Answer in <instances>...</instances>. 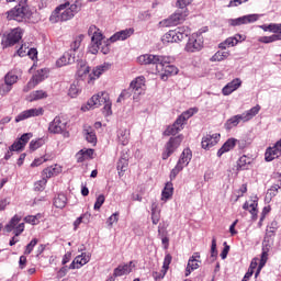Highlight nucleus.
Returning <instances> with one entry per match:
<instances>
[{"instance_id":"f257e3e1","label":"nucleus","mask_w":281,"mask_h":281,"mask_svg":"<svg viewBox=\"0 0 281 281\" xmlns=\"http://www.w3.org/2000/svg\"><path fill=\"white\" fill-rule=\"evenodd\" d=\"M139 65H155L156 71L161 74V80H168V76H177L179 74V68L175 65H170V57L161 55H140L137 58Z\"/></svg>"},{"instance_id":"f03ea898","label":"nucleus","mask_w":281,"mask_h":281,"mask_svg":"<svg viewBox=\"0 0 281 281\" xmlns=\"http://www.w3.org/2000/svg\"><path fill=\"white\" fill-rule=\"evenodd\" d=\"M110 67H111V65L104 64L101 66H97L91 71V68L89 67V65H87V63L80 61L78 64L77 76H78V78L83 80V82H87V85H93L95 82V80H98V78H100V75L103 71H108V69H110Z\"/></svg>"},{"instance_id":"7ed1b4c3","label":"nucleus","mask_w":281,"mask_h":281,"mask_svg":"<svg viewBox=\"0 0 281 281\" xmlns=\"http://www.w3.org/2000/svg\"><path fill=\"white\" fill-rule=\"evenodd\" d=\"M80 7L74 3L65 2L59 4L49 16L50 23H63L65 21H71L78 14Z\"/></svg>"},{"instance_id":"20e7f679","label":"nucleus","mask_w":281,"mask_h":281,"mask_svg":"<svg viewBox=\"0 0 281 281\" xmlns=\"http://www.w3.org/2000/svg\"><path fill=\"white\" fill-rule=\"evenodd\" d=\"M26 3L27 0H21L18 5L7 11V21H16L18 23L27 21L32 16V10Z\"/></svg>"},{"instance_id":"39448f33","label":"nucleus","mask_w":281,"mask_h":281,"mask_svg":"<svg viewBox=\"0 0 281 281\" xmlns=\"http://www.w3.org/2000/svg\"><path fill=\"white\" fill-rule=\"evenodd\" d=\"M190 161H192V150L190 148H186V149H183L182 154L180 155V158H179L177 165L170 172L171 181L177 179V175H179V172H181V170H183V168H186V166H188V164H190Z\"/></svg>"},{"instance_id":"423d86ee","label":"nucleus","mask_w":281,"mask_h":281,"mask_svg":"<svg viewBox=\"0 0 281 281\" xmlns=\"http://www.w3.org/2000/svg\"><path fill=\"white\" fill-rule=\"evenodd\" d=\"M188 16V11L186 9H178L173 14H171L168 19L160 21V25L162 27H175L183 23Z\"/></svg>"},{"instance_id":"0eeeda50","label":"nucleus","mask_w":281,"mask_h":281,"mask_svg":"<svg viewBox=\"0 0 281 281\" xmlns=\"http://www.w3.org/2000/svg\"><path fill=\"white\" fill-rule=\"evenodd\" d=\"M188 30L184 27L170 30L162 36V43H181L188 38Z\"/></svg>"},{"instance_id":"6e6552de","label":"nucleus","mask_w":281,"mask_h":281,"mask_svg":"<svg viewBox=\"0 0 281 281\" xmlns=\"http://www.w3.org/2000/svg\"><path fill=\"white\" fill-rule=\"evenodd\" d=\"M23 38V29L21 27H15L11 30L7 35H3L1 45L3 49L8 47H12L19 43Z\"/></svg>"},{"instance_id":"1a4fd4ad","label":"nucleus","mask_w":281,"mask_h":281,"mask_svg":"<svg viewBox=\"0 0 281 281\" xmlns=\"http://www.w3.org/2000/svg\"><path fill=\"white\" fill-rule=\"evenodd\" d=\"M21 221H23V216L15 214L4 226L5 232H8V234L13 232L14 236H21L22 233L25 232V223H21Z\"/></svg>"},{"instance_id":"9d476101","label":"nucleus","mask_w":281,"mask_h":281,"mask_svg":"<svg viewBox=\"0 0 281 281\" xmlns=\"http://www.w3.org/2000/svg\"><path fill=\"white\" fill-rule=\"evenodd\" d=\"M184 49L189 54H194V52H201L203 49V35L201 33L191 34Z\"/></svg>"},{"instance_id":"9b49d317","label":"nucleus","mask_w":281,"mask_h":281,"mask_svg":"<svg viewBox=\"0 0 281 281\" xmlns=\"http://www.w3.org/2000/svg\"><path fill=\"white\" fill-rule=\"evenodd\" d=\"M181 142H183L182 135L170 137L165 145V150L162 151L161 155L162 159H168L177 150V148L181 146Z\"/></svg>"},{"instance_id":"f8f14e48","label":"nucleus","mask_w":281,"mask_h":281,"mask_svg":"<svg viewBox=\"0 0 281 281\" xmlns=\"http://www.w3.org/2000/svg\"><path fill=\"white\" fill-rule=\"evenodd\" d=\"M45 115V109L43 106L32 108L29 110L22 111L18 116H15V122H23V120H30V117H41Z\"/></svg>"},{"instance_id":"ddd939ff","label":"nucleus","mask_w":281,"mask_h":281,"mask_svg":"<svg viewBox=\"0 0 281 281\" xmlns=\"http://www.w3.org/2000/svg\"><path fill=\"white\" fill-rule=\"evenodd\" d=\"M67 128V122L60 116H55V119L48 125V132L53 135H60L65 133Z\"/></svg>"},{"instance_id":"4468645a","label":"nucleus","mask_w":281,"mask_h":281,"mask_svg":"<svg viewBox=\"0 0 281 281\" xmlns=\"http://www.w3.org/2000/svg\"><path fill=\"white\" fill-rule=\"evenodd\" d=\"M108 102H111V98L109 97V93L101 92V93L94 94L88 101V106L90 109H98V106H102V104H106Z\"/></svg>"},{"instance_id":"2eb2a0df","label":"nucleus","mask_w":281,"mask_h":281,"mask_svg":"<svg viewBox=\"0 0 281 281\" xmlns=\"http://www.w3.org/2000/svg\"><path fill=\"white\" fill-rule=\"evenodd\" d=\"M47 74L46 69L37 70L31 80L27 82V85L23 88V91L27 93V91H32L36 85H40V82H43L45 80V75Z\"/></svg>"},{"instance_id":"dca6fc26","label":"nucleus","mask_w":281,"mask_h":281,"mask_svg":"<svg viewBox=\"0 0 281 281\" xmlns=\"http://www.w3.org/2000/svg\"><path fill=\"white\" fill-rule=\"evenodd\" d=\"M130 91H132L134 95H142V93L146 91V78L140 76L133 80L130 85Z\"/></svg>"},{"instance_id":"f3484780","label":"nucleus","mask_w":281,"mask_h":281,"mask_svg":"<svg viewBox=\"0 0 281 281\" xmlns=\"http://www.w3.org/2000/svg\"><path fill=\"white\" fill-rule=\"evenodd\" d=\"M258 19H260V15H258V14H248V15H244V16H240L237 19H231V20H228V23L233 27H236L238 25H247L248 23H256V21H258Z\"/></svg>"},{"instance_id":"a211bd4d","label":"nucleus","mask_w":281,"mask_h":281,"mask_svg":"<svg viewBox=\"0 0 281 281\" xmlns=\"http://www.w3.org/2000/svg\"><path fill=\"white\" fill-rule=\"evenodd\" d=\"M218 142H221V134H206L202 138L201 146L204 150H210V148H214Z\"/></svg>"},{"instance_id":"6ab92c4d","label":"nucleus","mask_w":281,"mask_h":281,"mask_svg":"<svg viewBox=\"0 0 281 281\" xmlns=\"http://www.w3.org/2000/svg\"><path fill=\"white\" fill-rule=\"evenodd\" d=\"M201 267V254L194 252L188 261L187 268H186V277L190 276L192 271H195V269H199Z\"/></svg>"},{"instance_id":"aec40b11","label":"nucleus","mask_w":281,"mask_h":281,"mask_svg":"<svg viewBox=\"0 0 281 281\" xmlns=\"http://www.w3.org/2000/svg\"><path fill=\"white\" fill-rule=\"evenodd\" d=\"M243 210H246L251 214L252 221L258 220V198H251L249 201H246L243 205Z\"/></svg>"},{"instance_id":"412c9836","label":"nucleus","mask_w":281,"mask_h":281,"mask_svg":"<svg viewBox=\"0 0 281 281\" xmlns=\"http://www.w3.org/2000/svg\"><path fill=\"white\" fill-rule=\"evenodd\" d=\"M240 87H243V80H240V78H235L222 89V93L223 95H232V93L238 91Z\"/></svg>"},{"instance_id":"4be33fe9","label":"nucleus","mask_w":281,"mask_h":281,"mask_svg":"<svg viewBox=\"0 0 281 281\" xmlns=\"http://www.w3.org/2000/svg\"><path fill=\"white\" fill-rule=\"evenodd\" d=\"M135 34V29L130 27L123 31L116 32L114 35L110 37L111 43H116V41H126V38H131Z\"/></svg>"},{"instance_id":"5701e85b","label":"nucleus","mask_w":281,"mask_h":281,"mask_svg":"<svg viewBox=\"0 0 281 281\" xmlns=\"http://www.w3.org/2000/svg\"><path fill=\"white\" fill-rule=\"evenodd\" d=\"M133 261H130L128 263L125 265H120L117 268L114 269L113 276L114 278H122V276H128L131 271H133Z\"/></svg>"},{"instance_id":"b1692460","label":"nucleus","mask_w":281,"mask_h":281,"mask_svg":"<svg viewBox=\"0 0 281 281\" xmlns=\"http://www.w3.org/2000/svg\"><path fill=\"white\" fill-rule=\"evenodd\" d=\"M83 135L88 144H92V146H95L98 144V136L95 135V131H93V127L85 125Z\"/></svg>"},{"instance_id":"393cba45","label":"nucleus","mask_w":281,"mask_h":281,"mask_svg":"<svg viewBox=\"0 0 281 281\" xmlns=\"http://www.w3.org/2000/svg\"><path fill=\"white\" fill-rule=\"evenodd\" d=\"M117 142L121 146H128V142H131V130L120 128L117 131Z\"/></svg>"},{"instance_id":"a878e982","label":"nucleus","mask_w":281,"mask_h":281,"mask_svg":"<svg viewBox=\"0 0 281 281\" xmlns=\"http://www.w3.org/2000/svg\"><path fill=\"white\" fill-rule=\"evenodd\" d=\"M236 139L235 138H228L223 146L217 151V157H223L225 153H229V150H234L236 147Z\"/></svg>"},{"instance_id":"bb28decb","label":"nucleus","mask_w":281,"mask_h":281,"mask_svg":"<svg viewBox=\"0 0 281 281\" xmlns=\"http://www.w3.org/2000/svg\"><path fill=\"white\" fill-rule=\"evenodd\" d=\"M57 175H60V167L58 165L46 167L42 171V177L47 181V179H52V177H56Z\"/></svg>"},{"instance_id":"cd10ccee","label":"nucleus","mask_w":281,"mask_h":281,"mask_svg":"<svg viewBox=\"0 0 281 281\" xmlns=\"http://www.w3.org/2000/svg\"><path fill=\"white\" fill-rule=\"evenodd\" d=\"M90 32H93V35L91 37L92 45H95V47H99L104 43V35L100 32V30H97L95 26L90 27Z\"/></svg>"},{"instance_id":"c85d7f7f","label":"nucleus","mask_w":281,"mask_h":281,"mask_svg":"<svg viewBox=\"0 0 281 281\" xmlns=\"http://www.w3.org/2000/svg\"><path fill=\"white\" fill-rule=\"evenodd\" d=\"M249 166H251V158H249V156H247V155H243L237 160L236 170H237V172H240L243 170H249Z\"/></svg>"},{"instance_id":"c756f323","label":"nucleus","mask_w":281,"mask_h":281,"mask_svg":"<svg viewBox=\"0 0 281 281\" xmlns=\"http://www.w3.org/2000/svg\"><path fill=\"white\" fill-rule=\"evenodd\" d=\"M180 131H183V125L178 120H176L172 125H169L165 130L164 135L166 137H170V135H177V133H179Z\"/></svg>"},{"instance_id":"7c9ffc66","label":"nucleus","mask_w":281,"mask_h":281,"mask_svg":"<svg viewBox=\"0 0 281 281\" xmlns=\"http://www.w3.org/2000/svg\"><path fill=\"white\" fill-rule=\"evenodd\" d=\"M238 38H243V35L236 34L234 37L226 38L218 45L220 49H227V47H236V45H238Z\"/></svg>"},{"instance_id":"2f4dec72","label":"nucleus","mask_w":281,"mask_h":281,"mask_svg":"<svg viewBox=\"0 0 281 281\" xmlns=\"http://www.w3.org/2000/svg\"><path fill=\"white\" fill-rule=\"evenodd\" d=\"M280 155L281 154L274 147H268L265 153V160L273 161V159H278Z\"/></svg>"},{"instance_id":"473e14b6","label":"nucleus","mask_w":281,"mask_h":281,"mask_svg":"<svg viewBox=\"0 0 281 281\" xmlns=\"http://www.w3.org/2000/svg\"><path fill=\"white\" fill-rule=\"evenodd\" d=\"M54 205L58 210H63V207L67 205V195H65L64 193L57 194L54 199Z\"/></svg>"},{"instance_id":"72a5a7b5","label":"nucleus","mask_w":281,"mask_h":281,"mask_svg":"<svg viewBox=\"0 0 281 281\" xmlns=\"http://www.w3.org/2000/svg\"><path fill=\"white\" fill-rule=\"evenodd\" d=\"M47 98V92L43 90H35L30 93L29 102H36V100H45Z\"/></svg>"},{"instance_id":"f704fd0d","label":"nucleus","mask_w":281,"mask_h":281,"mask_svg":"<svg viewBox=\"0 0 281 281\" xmlns=\"http://www.w3.org/2000/svg\"><path fill=\"white\" fill-rule=\"evenodd\" d=\"M263 32L281 33V23H270L260 25Z\"/></svg>"},{"instance_id":"c9c22d12","label":"nucleus","mask_w":281,"mask_h":281,"mask_svg":"<svg viewBox=\"0 0 281 281\" xmlns=\"http://www.w3.org/2000/svg\"><path fill=\"white\" fill-rule=\"evenodd\" d=\"M229 58V52L224 50V52H216L212 57H211V63H221L223 60H227Z\"/></svg>"},{"instance_id":"e433bc0d","label":"nucleus","mask_w":281,"mask_h":281,"mask_svg":"<svg viewBox=\"0 0 281 281\" xmlns=\"http://www.w3.org/2000/svg\"><path fill=\"white\" fill-rule=\"evenodd\" d=\"M72 60L74 58L71 57V54L64 53L60 59H57L56 65L57 67H65L67 65H71Z\"/></svg>"},{"instance_id":"4c0bfd02","label":"nucleus","mask_w":281,"mask_h":281,"mask_svg":"<svg viewBox=\"0 0 281 281\" xmlns=\"http://www.w3.org/2000/svg\"><path fill=\"white\" fill-rule=\"evenodd\" d=\"M276 41H281V33H273V35L270 36H261L258 38L259 43H276Z\"/></svg>"},{"instance_id":"58836bf2","label":"nucleus","mask_w":281,"mask_h":281,"mask_svg":"<svg viewBox=\"0 0 281 281\" xmlns=\"http://www.w3.org/2000/svg\"><path fill=\"white\" fill-rule=\"evenodd\" d=\"M173 192L175 188L172 187V182H167L161 193L162 201H168V199L172 196Z\"/></svg>"},{"instance_id":"ea45409f","label":"nucleus","mask_w":281,"mask_h":281,"mask_svg":"<svg viewBox=\"0 0 281 281\" xmlns=\"http://www.w3.org/2000/svg\"><path fill=\"white\" fill-rule=\"evenodd\" d=\"M117 171H119V177H123L124 172H126V170H128V160L126 158H121L117 161Z\"/></svg>"},{"instance_id":"a19ab883","label":"nucleus","mask_w":281,"mask_h":281,"mask_svg":"<svg viewBox=\"0 0 281 281\" xmlns=\"http://www.w3.org/2000/svg\"><path fill=\"white\" fill-rule=\"evenodd\" d=\"M158 236L161 239L164 249H168V247H170V238H168V233L166 231H161V226H158Z\"/></svg>"},{"instance_id":"79ce46f5","label":"nucleus","mask_w":281,"mask_h":281,"mask_svg":"<svg viewBox=\"0 0 281 281\" xmlns=\"http://www.w3.org/2000/svg\"><path fill=\"white\" fill-rule=\"evenodd\" d=\"M267 260H269V250L263 249L262 252H261V259H260L259 268L255 273V278H258V276L260 274V269H262V267L265 265H267Z\"/></svg>"},{"instance_id":"37998d69","label":"nucleus","mask_w":281,"mask_h":281,"mask_svg":"<svg viewBox=\"0 0 281 281\" xmlns=\"http://www.w3.org/2000/svg\"><path fill=\"white\" fill-rule=\"evenodd\" d=\"M89 262V259H87L86 257L82 256H77L75 258V260L70 263L69 269H79L80 267H82L83 265H87ZM76 265H80V267H76Z\"/></svg>"},{"instance_id":"c03bdc74","label":"nucleus","mask_w":281,"mask_h":281,"mask_svg":"<svg viewBox=\"0 0 281 281\" xmlns=\"http://www.w3.org/2000/svg\"><path fill=\"white\" fill-rule=\"evenodd\" d=\"M19 80V76H16L14 72L10 71L4 76V82L9 85V87H12V85H15V82Z\"/></svg>"},{"instance_id":"a18cd8bd","label":"nucleus","mask_w":281,"mask_h":281,"mask_svg":"<svg viewBox=\"0 0 281 281\" xmlns=\"http://www.w3.org/2000/svg\"><path fill=\"white\" fill-rule=\"evenodd\" d=\"M79 93H80V86L78 85V82H74L72 85H70V88L68 90V95L70 98H78Z\"/></svg>"},{"instance_id":"49530a36","label":"nucleus","mask_w":281,"mask_h":281,"mask_svg":"<svg viewBox=\"0 0 281 281\" xmlns=\"http://www.w3.org/2000/svg\"><path fill=\"white\" fill-rule=\"evenodd\" d=\"M172 263V255H170L169 252L166 254L165 258H164V262H162V271L164 273H168V269H170V265Z\"/></svg>"},{"instance_id":"de8ad7c7","label":"nucleus","mask_w":281,"mask_h":281,"mask_svg":"<svg viewBox=\"0 0 281 281\" xmlns=\"http://www.w3.org/2000/svg\"><path fill=\"white\" fill-rule=\"evenodd\" d=\"M41 146H45V138H37L35 140H31L30 150H38Z\"/></svg>"},{"instance_id":"09e8293b","label":"nucleus","mask_w":281,"mask_h":281,"mask_svg":"<svg viewBox=\"0 0 281 281\" xmlns=\"http://www.w3.org/2000/svg\"><path fill=\"white\" fill-rule=\"evenodd\" d=\"M260 109H262L260 106V104L255 105L254 108H251L250 110L246 111V115L248 116V120H254V117H256V115H258V113H260Z\"/></svg>"},{"instance_id":"8fccbe9b","label":"nucleus","mask_w":281,"mask_h":281,"mask_svg":"<svg viewBox=\"0 0 281 281\" xmlns=\"http://www.w3.org/2000/svg\"><path fill=\"white\" fill-rule=\"evenodd\" d=\"M119 221H120V212H115L106 220V225L108 227H113V225L117 224Z\"/></svg>"},{"instance_id":"3c124183","label":"nucleus","mask_w":281,"mask_h":281,"mask_svg":"<svg viewBox=\"0 0 281 281\" xmlns=\"http://www.w3.org/2000/svg\"><path fill=\"white\" fill-rule=\"evenodd\" d=\"M104 201H106V198L104 196V194L98 195V198L94 202L93 210H95V212H99V210L102 207V205H104Z\"/></svg>"},{"instance_id":"603ef678","label":"nucleus","mask_w":281,"mask_h":281,"mask_svg":"<svg viewBox=\"0 0 281 281\" xmlns=\"http://www.w3.org/2000/svg\"><path fill=\"white\" fill-rule=\"evenodd\" d=\"M36 245H38V239L33 238L30 241V244L25 247V250H24L25 256H30V254H32V251H34V247H36Z\"/></svg>"},{"instance_id":"864d4df0","label":"nucleus","mask_w":281,"mask_h":281,"mask_svg":"<svg viewBox=\"0 0 281 281\" xmlns=\"http://www.w3.org/2000/svg\"><path fill=\"white\" fill-rule=\"evenodd\" d=\"M41 218V214L37 215H29L24 217V223H29L30 225H38V220Z\"/></svg>"},{"instance_id":"5fc2aeb1","label":"nucleus","mask_w":281,"mask_h":281,"mask_svg":"<svg viewBox=\"0 0 281 281\" xmlns=\"http://www.w3.org/2000/svg\"><path fill=\"white\" fill-rule=\"evenodd\" d=\"M45 186H47V180L42 177V179L34 184L35 191L43 192V190H45Z\"/></svg>"},{"instance_id":"6e6d98bb","label":"nucleus","mask_w":281,"mask_h":281,"mask_svg":"<svg viewBox=\"0 0 281 281\" xmlns=\"http://www.w3.org/2000/svg\"><path fill=\"white\" fill-rule=\"evenodd\" d=\"M238 124H240V121L237 115L232 116L226 122L227 128H234V126H237Z\"/></svg>"},{"instance_id":"4d7b16f0","label":"nucleus","mask_w":281,"mask_h":281,"mask_svg":"<svg viewBox=\"0 0 281 281\" xmlns=\"http://www.w3.org/2000/svg\"><path fill=\"white\" fill-rule=\"evenodd\" d=\"M245 194H247V183L241 184L240 188L237 190L235 203L238 202V199H240V196H245Z\"/></svg>"},{"instance_id":"13d9d810","label":"nucleus","mask_w":281,"mask_h":281,"mask_svg":"<svg viewBox=\"0 0 281 281\" xmlns=\"http://www.w3.org/2000/svg\"><path fill=\"white\" fill-rule=\"evenodd\" d=\"M25 145L21 143V140H15L10 147L9 150L19 151L23 150Z\"/></svg>"},{"instance_id":"bf43d9fd","label":"nucleus","mask_w":281,"mask_h":281,"mask_svg":"<svg viewBox=\"0 0 281 281\" xmlns=\"http://www.w3.org/2000/svg\"><path fill=\"white\" fill-rule=\"evenodd\" d=\"M10 91H12V87L8 83H1L0 85V95H8V93H10Z\"/></svg>"},{"instance_id":"052dcab7","label":"nucleus","mask_w":281,"mask_h":281,"mask_svg":"<svg viewBox=\"0 0 281 281\" xmlns=\"http://www.w3.org/2000/svg\"><path fill=\"white\" fill-rule=\"evenodd\" d=\"M190 3H192V0H177V5L180 10L188 11Z\"/></svg>"},{"instance_id":"680f3d73","label":"nucleus","mask_w":281,"mask_h":281,"mask_svg":"<svg viewBox=\"0 0 281 281\" xmlns=\"http://www.w3.org/2000/svg\"><path fill=\"white\" fill-rule=\"evenodd\" d=\"M216 256H218V250L216 249V237H213L211 243V258H216Z\"/></svg>"},{"instance_id":"e2e57ef3","label":"nucleus","mask_w":281,"mask_h":281,"mask_svg":"<svg viewBox=\"0 0 281 281\" xmlns=\"http://www.w3.org/2000/svg\"><path fill=\"white\" fill-rule=\"evenodd\" d=\"M45 161H49V158H35L33 162L31 164V168H36L38 166H42V164H45Z\"/></svg>"},{"instance_id":"0e129e2a","label":"nucleus","mask_w":281,"mask_h":281,"mask_svg":"<svg viewBox=\"0 0 281 281\" xmlns=\"http://www.w3.org/2000/svg\"><path fill=\"white\" fill-rule=\"evenodd\" d=\"M30 139H32V133H25L18 140L21 142L22 145L26 146Z\"/></svg>"},{"instance_id":"69168bd1","label":"nucleus","mask_w":281,"mask_h":281,"mask_svg":"<svg viewBox=\"0 0 281 281\" xmlns=\"http://www.w3.org/2000/svg\"><path fill=\"white\" fill-rule=\"evenodd\" d=\"M159 221H161V212H153L151 213V223H153V225H158Z\"/></svg>"},{"instance_id":"338daca9","label":"nucleus","mask_w":281,"mask_h":281,"mask_svg":"<svg viewBox=\"0 0 281 281\" xmlns=\"http://www.w3.org/2000/svg\"><path fill=\"white\" fill-rule=\"evenodd\" d=\"M166 273H168V272L164 273V269H161L160 272H158V271L153 272V278L155 281H161V280H164V278H166Z\"/></svg>"},{"instance_id":"774afa93","label":"nucleus","mask_w":281,"mask_h":281,"mask_svg":"<svg viewBox=\"0 0 281 281\" xmlns=\"http://www.w3.org/2000/svg\"><path fill=\"white\" fill-rule=\"evenodd\" d=\"M103 113L109 116V115H113V110H111L112 103L111 101H108V103H103Z\"/></svg>"}]
</instances>
